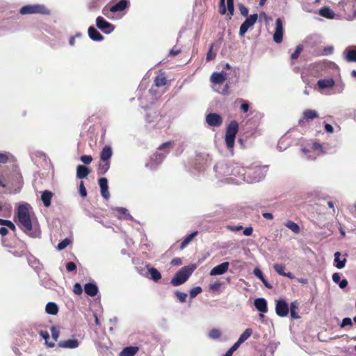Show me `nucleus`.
<instances>
[{
	"instance_id": "33",
	"label": "nucleus",
	"mask_w": 356,
	"mask_h": 356,
	"mask_svg": "<svg viewBox=\"0 0 356 356\" xmlns=\"http://www.w3.org/2000/svg\"><path fill=\"white\" fill-rule=\"evenodd\" d=\"M297 310H298L297 302H291V305H290V314H291V318L293 319L299 318V316L298 315Z\"/></svg>"
},
{
	"instance_id": "53",
	"label": "nucleus",
	"mask_w": 356,
	"mask_h": 356,
	"mask_svg": "<svg viewBox=\"0 0 356 356\" xmlns=\"http://www.w3.org/2000/svg\"><path fill=\"white\" fill-rule=\"evenodd\" d=\"M239 10L243 16H247L248 14V9L243 5L239 6Z\"/></svg>"
},
{
	"instance_id": "52",
	"label": "nucleus",
	"mask_w": 356,
	"mask_h": 356,
	"mask_svg": "<svg viewBox=\"0 0 356 356\" xmlns=\"http://www.w3.org/2000/svg\"><path fill=\"white\" fill-rule=\"evenodd\" d=\"M66 268L67 271L71 272L76 270V266L74 262H69L66 265Z\"/></svg>"
},
{
	"instance_id": "5",
	"label": "nucleus",
	"mask_w": 356,
	"mask_h": 356,
	"mask_svg": "<svg viewBox=\"0 0 356 356\" xmlns=\"http://www.w3.org/2000/svg\"><path fill=\"white\" fill-rule=\"evenodd\" d=\"M238 124L236 121H232L227 127L225 134V143L228 148L232 149L234 145L236 135L238 132Z\"/></svg>"
},
{
	"instance_id": "3",
	"label": "nucleus",
	"mask_w": 356,
	"mask_h": 356,
	"mask_svg": "<svg viewBox=\"0 0 356 356\" xmlns=\"http://www.w3.org/2000/svg\"><path fill=\"white\" fill-rule=\"evenodd\" d=\"M195 265L182 267L171 280V284L174 286H177L184 284L195 270Z\"/></svg>"
},
{
	"instance_id": "39",
	"label": "nucleus",
	"mask_w": 356,
	"mask_h": 356,
	"mask_svg": "<svg viewBox=\"0 0 356 356\" xmlns=\"http://www.w3.org/2000/svg\"><path fill=\"white\" fill-rule=\"evenodd\" d=\"M220 335L221 332H220V330L217 329H213L209 333V337L213 339H218L220 337Z\"/></svg>"
},
{
	"instance_id": "59",
	"label": "nucleus",
	"mask_w": 356,
	"mask_h": 356,
	"mask_svg": "<svg viewBox=\"0 0 356 356\" xmlns=\"http://www.w3.org/2000/svg\"><path fill=\"white\" fill-rule=\"evenodd\" d=\"M40 335L45 340V342L49 339V334L47 331H41Z\"/></svg>"
},
{
	"instance_id": "30",
	"label": "nucleus",
	"mask_w": 356,
	"mask_h": 356,
	"mask_svg": "<svg viewBox=\"0 0 356 356\" xmlns=\"http://www.w3.org/2000/svg\"><path fill=\"white\" fill-rule=\"evenodd\" d=\"M252 334V330L251 328H247L239 337L237 341L240 343H243Z\"/></svg>"
},
{
	"instance_id": "25",
	"label": "nucleus",
	"mask_w": 356,
	"mask_h": 356,
	"mask_svg": "<svg viewBox=\"0 0 356 356\" xmlns=\"http://www.w3.org/2000/svg\"><path fill=\"white\" fill-rule=\"evenodd\" d=\"M138 351V347L129 346L124 348L120 353V356H134Z\"/></svg>"
},
{
	"instance_id": "49",
	"label": "nucleus",
	"mask_w": 356,
	"mask_h": 356,
	"mask_svg": "<svg viewBox=\"0 0 356 356\" xmlns=\"http://www.w3.org/2000/svg\"><path fill=\"white\" fill-rule=\"evenodd\" d=\"M352 324H353L352 319L350 318L346 317L342 320L341 327H343L346 325H352Z\"/></svg>"
},
{
	"instance_id": "29",
	"label": "nucleus",
	"mask_w": 356,
	"mask_h": 356,
	"mask_svg": "<svg viewBox=\"0 0 356 356\" xmlns=\"http://www.w3.org/2000/svg\"><path fill=\"white\" fill-rule=\"evenodd\" d=\"M197 232H193V233L187 236L181 242L180 245V249L183 250L184 248H185L188 245V244L197 236Z\"/></svg>"
},
{
	"instance_id": "27",
	"label": "nucleus",
	"mask_w": 356,
	"mask_h": 356,
	"mask_svg": "<svg viewBox=\"0 0 356 356\" xmlns=\"http://www.w3.org/2000/svg\"><path fill=\"white\" fill-rule=\"evenodd\" d=\"M46 312L49 314L56 315L58 312V306L54 302H48L45 307Z\"/></svg>"
},
{
	"instance_id": "57",
	"label": "nucleus",
	"mask_w": 356,
	"mask_h": 356,
	"mask_svg": "<svg viewBox=\"0 0 356 356\" xmlns=\"http://www.w3.org/2000/svg\"><path fill=\"white\" fill-rule=\"evenodd\" d=\"M252 232H253V229L252 227H246L243 230V234L245 236H250V235H252Z\"/></svg>"
},
{
	"instance_id": "56",
	"label": "nucleus",
	"mask_w": 356,
	"mask_h": 356,
	"mask_svg": "<svg viewBox=\"0 0 356 356\" xmlns=\"http://www.w3.org/2000/svg\"><path fill=\"white\" fill-rule=\"evenodd\" d=\"M341 276L338 273H335L332 275V280L334 283L339 284L340 282Z\"/></svg>"
},
{
	"instance_id": "18",
	"label": "nucleus",
	"mask_w": 356,
	"mask_h": 356,
	"mask_svg": "<svg viewBox=\"0 0 356 356\" xmlns=\"http://www.w3.org/2000/svg\"><path fill=\"white\" fill-rule=\"evenodd\" d=\"M113 152L111 146L106 145L102 150L100 159L102 161H110Z\"/></svg>"
},
{
	"instance_id": "15",
	"label": "nucleus",
	"mask_w": 356,
	"mask_h": 356,
	"mask_svg": "<svg viewBox=\"0 0 356 356\" xmlns=\"http://www.w3.org/2000/svg\"><path fill=\"white\" fill-rule=\"evenodd\" d=\"M99 185L101 188L102 195L105 198L108 199L109 197V192L108 187V181L106 178L102 177L99 179Z\"/></svg>"
},
{
	"instance_id": "12",
	"label": "nucleus",
	"mask_w": 356,
	"mask_h": 356,
	"mask_svg": "<svg viewBox=\"0 0 356 356\" xmlns=\"http://www.w3.org/2000/svg\"><path fill=\"white\" fill-rule=\"evenodd\" d=\"M318 117V112L315 110L307 109L303 112V118L298 121L300 126L302 127L305 123V120H313Z\"/></svg>"
},
{
	"instance_id": "1",
	"label": "nucleus",
	"mask_w": 356,
	"mask_h": 356,
	"mask_svg": "<svg viewBox=\"0 0 356 356\" xmlns=\"http://www.w3.org/2000/svg\"><path fill=\"white\" fill-rule=\"evenodd\" d=\"M30 209L31 207L27 203L20 204L17 209L18 221L26 232H31L33 228Z\"/></svg>"
},
{
	"instance_id": "44",
	"label": "nucleus",
	"mask_w": 356,
	"mask_h": 356,
	"mask_svg": "<svg viewBox=\"0 0 356 356\" xmlns=\"http://www.w3.org/2000/svg\"><path fill=\"white\" fill-rule=\"evenodd\" d=\"M116 211L118 212V213L120 215H124L126 216V218H127V219L132 218L131 216L127 213L128 211L125 208H122V207L117 208Z\"/></svg>"
},
{
	"instance_id": "50",
	"label": "nucleus",
	"mask_w": 356,
	"mask_h": 356,
	"mask_svg": "<svg viewBox=\"0 0 356 356\" xmlns=\"http://www.w3.org/2000/svg\"><path fill=\"white\" fill-rule=\"evenodd\" d=\"M225 0H220V8L219 12L221 15H225L226 13V8L225 5Z\"/></svg>"
},
{
	"instance_id": "51",
	"label": "nucleus",
	"mask_w": 356,
	"mask_h": 356,
	"mask_svg": "<svg viewBox=\"0 0 356 356\" xmlns=\"http://www.w3.org/2000/svg\"><path fill=\"white\" fill-rule=\"evenodd\" d=\"M253 273L260 280H263L264 276H263L261 270L259 268H254Z\"/></svg>"
},
{
	"instance_id": "26",
	"label": "nucleus",
	"mask_w": 356,
	"mask_h": 356,
	"mask_svg": "<svg viewBox=\"0 0 356 356\" xmlns=\"http://www.w3.org/2000/svg\"><path fill=\"white\" fill-rule=\"evenodd\" d=\"M147 270L151 275V279L154 282H157L161 278V275L160 272L155 268L148 266Z\"/></svg>"
},
{
	"instance_id": "63",
	"label": "nucleus",
	"mask_w": 356,
	"mask_h": 356,
	"mask_svg": "<svg viewBox=\"0 0 356 356\" xmlns=\"http://www.w3.org/2000/svg\"><path fill=\"white\" fill-rule=\"evenodd\" d=\"M179 53H180V49L177 48V47H173L170 51V54L173 55V56L177 55Z\"/></svg>"
},
{
	"instance_id": "37",
	"label": "nucleus",
	"mask_w": 356,
	"mask_h": 356,
	"mask_svg": "<svg viewBox=\"0 0 356 356\" xmlns=\"http://www.w3.org/2000/svg\"><path fill=\"white\" fill-rule=\"evenodd\" d=\"M51 332L52 338L54 339V341H57L60 335L59 328L56 326H52L51 327Z\"/></svg>"
},
{
	"instance_id": "23",
	"label": "nucleus",
	"mask_w": 356,
	"mask_h": 356,
	"mask_svg": "<svg viewBox=\"0 0 356 356\" xmlns=\"http://www.w3.org/2000/svg\"><path fill=\"white\" fill-rule=\"evenodd\" d=\"M90 173V171L88 168L86 166L79 165L76 168V177L79 179H83L86 178L88 174Z\"/></svg>"
},
{
	"instance_id": "4",
	"label": "nucleus",
	"mask_w": 356,
	"mask_h": 356,
	"mask_svg": "<svg viewBox=\"0 0 356 356\" xmlns=\"http://www.w3.org/2000/svg\"><path fill=\"white\" fill-rule=\"evenodd\" d=\"M19 13L22 15L41 14L44 15H49L51 14L50 10L42 4L24 6L21 8Z\"/></svg>"
},
{
	"instance_id": "28",
	"label": "nucleus",
	"mask_w": 356,
	"mask_h": 356,
	"mask_svg": "<svg viewBox=\"0 0 356 356\" xmlns=\"http://www.w3.org/2000/svg\"><path fill=\"white\" fill-rule=\"evenodd\" d=\"M341 253L339 252H336L334 253V261L337 263L336 267L338 269H341L345 266L346 259H343V260L340 259Z\"/></svg>"
},
{
	"instance_id": "36",
	"label": "nucleus",
	"mask_w": 356,
	"mask_h": 356,
	"mask_svg": "<svg viewBox=\"0 0 356 356\" xmlns=\"http://www.w3.org/2000/svg\"><path fill=\"white\" fill-rule=\"evenodd\" d=\"M275 270L280 275H285L284 269L285 266L282 264H275L273 266Z\"/></svg>"
},
{
	"instance_id": "20",
	"label": "nucleus",
	"mask_w": 356,
	"mask_h": 356,
	"mask_svg": "<svg viewBox=\"0 0 356 356\" xmlns=\"http://www.w3.org/2000/svg\"><path fill=\"white\" fill-rule=\"evenodd\" d=\"M317 85L321 89L331 88L334 86V81L332 79H320Z\"/></svg>"
},
{
	"instance_id": "43",
	"label": "nucleus",
	"mask_w": 356,
	"mask_h": 356,
	"mask_svg": "<svg viewBox=\"0 0 356 356\" xmlns=\"http://www.w3.org/2000/svg\"><path fill=\"white\" fill-rule=\"evenodd\" d=\"M302 50V47L301 45L297 46L295 51L291 56V59L296 60V58H298V56H300Z\"/></svg>"
},
{
	"instance_id": "64",
	"label": "nucleus",
	"mask_w": 356,
	"mask_h": 356,
	"mask_svg": "<svg viewBox=\"0 0 356 356\" xmlns=\"http://www.w3.org/2000/svg\"><path fill=\"white\" fill-rule=\"evenodd\" d=\"M241 343H240L238 341H236L230 348L229 350L234 353L235 352L238 348V347L240 346Z\"/></svg>"
},
{
	"instance_id": "35",
	"label": "nucleus",
	"mask_w": 356,
	"mask_h": 356,
	"mask_svg": "<svg viewBox=\"0 0 356 356\" xmlns=\"http://www.w3.org/2000/svg\"><path fill=\"white\" fill-rule=\"evenodd\" d=\"M346 60L348 62H356V51L350 50L347 52Z\"/></svg>"
},
{
	"instance_id": "47",
	"label": "nucleus",
	"mask_w": 356,
	"mask_h": 356,
	"mask_svg": "<svg viewBox=\"0 0 356 356\" xmlns=\"http://www.w3.org/2000/svg\"><path fill=\"white\" fill-rule=\"evenodd\" d=\"M73 291L76 295L81 294L83 291L81 285L79 283H76L74 285Z\"/></svg>"
},
{
	"instance_id": "7",
	"label": "nucleus",
	"mask_w": 356,
	"mask_h": 356,
	"mask_svg": "<svg viewBox=\"0 0 356 356\" xmlns=\"http://www.w3.org/2000/svg\"><path fill=\"white\" fill-rule=\"evenodd\" d=\"M257 18V14L251 15L249 17H248L240 26L239 35L241 36H243L248 30L255 24Z\"/></svg>"
},
{
	"instance_id": "62",
	"label": "nucleus",
	"mask_w": 356,
	"mask_h": 356,
	"mask_svg": "<svg viewBox=\"0 0 356 356\" xmlns=\"http://www.w3.org/2000/svg\"><path fill=\"white\" fill-rule=\"evenodd\" d=\"M348 286V281L346 280V279H343L341 281H340V282L339 283V286L341 288V289H345L346 286Z\"/></svg>"
},
{
	"instance_id": "34",
	"label": "nucleus",
	"mask_w": 356,
	"mask_h": 356,
	"mask_svg": "<svg viewBox=\"0 0 356 356\" xmlns=\"http://www.w3.org/2000/svg\"><path fill=\"white\" fill-rule=\"evenodd\" d=\"M166 79L163 74L157 76L154 79V84L157 87L163 86L166 84Z\"/></svg>"
},
{
	"instance_id": "21",
	"label": "nucleus",
	"mask_w": 356,
	"mask_h": 356,
	"mask_svg": "<svg viewBox=\"0 0 356 356\" xmlns=\"http://www.w3.org/2000/svg\"><path fill=\"white\" fill-rule=\"evenodd\" d=\"M84 291L90 296H95L98 292V288L96 284L88 283L84 286Z\"/></svg>"
},
{
	"instance_id": "55",
	"label": "nucleus",
	"mask_w": 356,
	"mask_h": 356,
	"mask_svg": "<svg viewBox=\"0 0 356 356\" xmlns=\"http://www.w3.org/2000/svg\"><path fill=\"white\" fill-rule=\"evenodd\" d=\"M241 108L243 112H245V113L248 112V111L249 109L248 103L245 100H242V104L241 106Z\"/></svg>"
},
{
	"instance_id": "19",
	"label": "nucleus",
	"mask_w": 356,
	"mask_h": 356,
	"mask_svg": "<svg viewBox=\"0 0 356 356\" xmlns=\"http://www.w3.org/2000/svg\"><path fill=\"white\" fill-rule=\"evenodd\" d=\"M128 3L126 0H120L118 3L111 6L109 10L112 13L121 12L127 7Z\"/></svg>"
},
{
	"instance_id": "13",
	"label": "nucleus",
	"mask_w": 356,
	"mask_h": 356,
	"mask_svg": "<svg viewBox=\"0 0 356 356\" xmlns=\"http://www.w3.org/2000/svg\"><path fill=\"white\" fill-rule=\"evenodd\" d=\"M58 346L62 348L74 349L79 347V342L77 339H68L60 341Z\"/></svg>"
},
{
	"instance_id": "16",
	"label": "nucleus",
	"mask_w": 356,
	"mask_h": 356,
	"mask_svg": "<svg viewBox=\"0 0 356 356\" xmlns=\"http://www.w3.org/2000/svg\"><path fill=\"white\" fill-rule=\"evenodd\" d=\"M226 79V74L223 72H213L210 78L211 81L215 84H221Z\"/></svg>"
},
{
	"instance_id": "24",
	"label": "nucleus",
	"mask_w": 356,
	"mask_h": 356,
	"mask_svg": "<svg viewBox=\"0 0 356 356\" xmlns=\"http://www.w3.org/2000/svg\"><path fill=\"white\" fill-rule=\"evenodd\" d=\"M53 193L49 191H44L41 195L42 201L46 207H49L51 204V200Z\"/></svg>"
},
{
	"instance_id": "22",
	"label": "nucleus",
	"mask_w": 356,
	"mask_h": 356,
	"mask_svg": "<svg viewBox=\"0 0 356 356\" xmlns=\"http://www.w3.org/2000/svg\"><path fill=\"white\" fill-rule=\"evenodd\" d=\"M319 14L327 19H334L336 16L334 12L329 7L325 6L319 10Z\"/></svg>"
},
{
	"instance_id": "2",
	"label": "nucleus",
	"mask_w": 356,
	"mask_h": 356,
	"mask_svg": "<svg viewBox=\"0 0 356 356\" xmlns=\"http://www.w3.org/2000/svg\"><path fill=\"white\" fill-rule=\"evenodd\" d=\"M266 166L250 168L244 173V181L250 184L258 182L266 177Z\"/></svg>"
},
{
	"instance_id": "31",
	"label": "nucleus",
	"mask_w": 356,
	"mask_h": 356,
	"mask_svg": "<svg viewBox=\"0 0 356 356\" xmlns=\"http://www.w3.org/2000/svg\"><path fill=\"white\" fill-rule=\"evenodd\" d=\"M110 168V161H102L98 167V173L99 175H104Z\"/></svg>"
},
{
	"instance_id": "10",
	"label": "nucleus",
	"mask_w": 356,
	"mask_h": 356,
	"mask_svg": "<svg viewBox=\"0 0 356 356\" xmlns=\"http://www.w3.org/2000/svg\"><path fill=\"white\" fill-rule=\"evenodd\" d=\"M207 123L211 127H219L222 123L221 116L217 113H209L206 117Z\"/></svg>"
},
{
	"instance_id": "6",
	"label": "nucleus",
	"mask_w": 356,
	"mask_h": 356,
	"mask_svg": "<svg viewBox=\"0 0 356 356\" xmlns=\"http://www.w3.org/2000/svg\"><path fill=\"white\" fill-rule=\"evenodd\" d=\"M96 25L98 29L106 34L111 33L115 29V26L112 24L105 20L101 16L97 17Z\"/></svg>"
},
{
	"instance_id": "8",
	"label": "nucleus",
	"mask_w": 356,
	"mask_h": 356,
	"mask_svg": "<svg viewBox=\"0 0 356 356\" xmlns=\"http://www.w3.org/2000/svg\"><path fill=\"white\" fill-rule=\"evenodd\" d=\"M284 32L283 24L281 19L278 18L275 21V30L273 35V40L276 43H280L282 41Z\"/></svg>"
},
{
	"instance_id": "41",
	"label": "nucleus",
	"mask_w": 356,
	"mask_h": 356,
	"mask_svg": "<svg viewBox=\"0 0 356 356\" xmlns=\"http://www.w3.org/2000/svg\"><path fill=\"white\" fill-rule=\"evenodd\" d=\"M70 243V240L68 238H65L61 242H60L57 245V249L58 250H64L69 244Z\"/></svg>"
},
{
	"instance_id": "61",
	"label": "nucleus",
	"mask_w": 356,
	"mask_h": 356,
	"mask_svg": "<svg viewBox=\"0 0 356 356\" xmlns=\"http://www.w3.org/2000/svg\"><path fill=\"white\" fill-rule=\"evenodd\" d=\"M215 56H216V54L212 52V46H211L209 52L207 53V59L211 60L215 58Z\"/></svg>"
},
{
	"instance_id": "11",
	"label": "nucleus",
	"mask_w": 356,
	"mask_h": 356,
	"mask_svg": "<svg viewBox=\"0 0 356 356\" xmlns=\"http://www.w3.org/2000/svg\"><path fill=\"white\" fill-rule=\"evenodd\" d=\"M229 266V263L227 261L223 262L215 267H213L210 271V275L216 276L223 275L227 272Z\"/></svg>"
},
{
	"instance_id": "48",
	"label": "nucleus",
	"mask_w": 356,
	"mask_h": 356,
	"mask_svg": "<svg viewBox=\"0 0 356 356\" xmlns=\"http://www.w3.org/2000/svg\"><path fill=\"white\" fill-rule=\"evenodd\" d=\"M79 193L81 197H86L87 195V191L83 181H81L79 185Z\"/></svg>"
},
{
	"instance_id": "9",
	"label": "nucleus",
	"mask_w": 356,
	"mask_h": 356,
	"mask_svg": "<svg viewBox=\"0 0 356 356\" xmlns=\"http://www.w3.org/2000/svg\"><path fill=\"white\" fill-rule=\"evenodd\" d=\"M276 314L281 317L286 316L289 313V305L284 300H279L275 306Z\"/></svg>"
},
{
	"instance_id": "58",
	"label": "nucleus",
	"mask_w": 356,
	"mask_h": 356,
	"mask_svg": "<svg viewBox=\"0 0 356 356\" xmlns=\"http://www.w3.org/2000/svg\"><path fill=\"white\" fill-rule=\"evenodd\" d=\"M325 130L328 134H332L334 132V129L332 126L330 124H325Z\"/></svg>"
},
{
	"instance_id": "14",
	"label": "nucleus",
	"mask_w": 356,
	"mask_h": 356,
	"mask_svg": "<svg viewBox=\"0 0 356 356\" xmlns=\"http://www.w3.org/2000/svg\"><path fill=\"white\" fill-rule=\"evenodd\" d=\"M254 305L256 309L262 313H266L268 311L267 302L263 298H259L254 300Z\"/></svg>"
},
{
	"instance_id": "46",
	"label": "nucleus",
	"mask_w": 356,
	"mask_h": 356,
	"mask_svg": "<svg viewBox=\"0 0 356 356\" xmlns=\"http://www.w3.org/2000/svg\"><path fill=\"white\" fill-rule=\"evenodd\" d=\"M80 159L85 164H90L92 161V158L90 155L81 156Z\"/></svg>"
},
{
	"instance_id": "60",
	"label": "nucleus",
	"mask_w": 356,
	"mask_h": 356,
	"mask_svg": "<svg viewBox=\"0 0 356 356\" xmlns=\"http://www.w3.org/2000/svg\"><path fill=\"white\" fill-rule=\"evenodd\" d=\"M172 266H180L181 264V260L180 258H175L171 261Z\"/></svg>"
},
{
	"instance_id": "45",
	"label": "nucleus",
	"mask_w": 356,
	"mask_h": 356,
	"mask_svg": "<svg viewBox=\"0 0 356 356\" xmlns=\"http://www.w3.org/2000/svg\"><path fill=\"white\" fill-rule=\"evenodd\" d=\"M175 294H176L177 298L179 299V300L181 302H186V298L188 296L187 293H184V292L177 291L175 293Z\"/></svg>"
},
{
	"instance_id": "38",
	"label": "nucleus",
	"mask_w": 356,
	"mask_h": 356,
	"mask_svg": "<svg viewBox=\"0 0 356 356\" xmlns=\"http://www.w3.org/2000/svg\"><path fill=\"white\" fill-rule=\"evenodd\" d=\"M245 170L240 166H236L232 170V175L238 176V175H242L244 177V173L245 172Z\"/></svg>"
},
{
	"instance_id": "17",
	"label": "nucleus",
	"mask_w": 356,
	"mask_h": 356,
	"mask_svg": "<svg viewBox=\"0 0 356 356\" xmlns=\"http://www.w3.org/2000/svg\"><path fill=\"white\" fill-rule=\"evenodd\" d=\"M88 35L94 41H102L104 39L102 35L93 26L89 27Z\"/></svg>"
},
{
	"instance_id": "32",
	"label": "nucleus",
	"mask_w": 356,
	"mask_h": 356,
	"mask_svg": "<svg viewBox=\"0 0 356 356\" xmlns=\"http://www.w3.org/2000/svg\"><path fill=\"white\" fill-rule=\"evenodd\" d=\"M286 227L295 234H298L300 231L298 225L293 221L289 220L285 224Z\"/></svg>"
},
{
	"instance_id": "54",
	"label": "nucleus",
	"mask_w": 356,
	"mask_h": 356,
	"mask_svg": "<svg viewBox=\"0 0 356 356\" xmlns=\"http://www.w3.org/2000/svg\"><path fill=\"white\" fill-rule=\"evenodd\" d=\"M8 157L6 154L0 153V164H4L8 162Z\"/></svg>"
},
{
	"instance_id": "42",
	"label": "nucleus",
	"mask_w": 356,
	"mask_h": 356,
	"mask_svg": "<svg viewBox=\"0 0 356 356\" xmlns=\"http://www.w3.org/2000/svg\"><path fill=\"white\" fill-rule=\"evenodd\" d=\"M227 10L229 15V18L234 15V0H227Z\"/></svg>"
},
{
	"instance_id": "40",
	"label": "nucleus",
	"mask_w": 356,
	"mask_h": 356,
	"mask_svg": "<svg viewBox=\"0 0 356 356\" xmlns=\"http://www.w3.org/2000/svg\"><path fill=\"white\" fill-rule=\"evenodd\" d=\"M202 288L200 286H195L190 291V297L191 298H194L196 297L198 294H200L202 292Z\"/></svg>"
}]
</instances>
